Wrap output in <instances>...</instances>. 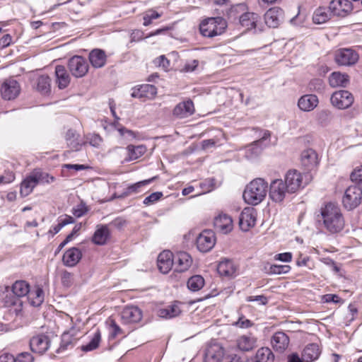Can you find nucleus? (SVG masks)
<instances>
[{
	"label": "nucleus",
	"instance_id": "69168bd1",
	"mask_svg": "<svg viewBox=\"0 0 362 362\" xmlns=\"http://www.w3.org/2000/svg\"><path fill=\"white\" fill-rule=\"evenodd\" d=\"M88 140L90 145L94 147H98L102 142V138L98 134L90 135Z\"/></svg>",
	"mask_w": 362,
	"mask_h": 362
},
{
	"label": "nucleus",
	"instance_id": "a18cd8bd",
	"mask_svg": "<svg viewBox=\"0 0 362 362\" xmlns=\"http://www.w3.org/2000/svg\"><path fill=\"white\" fill-rule=\"evenodd\" d=\"M50 78L46 75L37 78V89L42 95H47L50 92Z\"/></svg>",
	"mask_w": 362,
	"mask_h": 362
},
{
	"label": "nucleus",
	"instance_id": "6e6552de",
	"mask_svg": "<svg viewBox=\"0 0 362 362\" xmlns=\"http://www.w3.org/2000/svg\"><path fill=\"white\" fill-rule=\"evenodd\" d=\"M287 189L283 180H274L269 185V196L273 202L281 203L285 199L287 194H291Z\"/></svg>",
	"mask_w": 362,
	"mask_h": 362
},
{
	"label": "nucleus",
	"instance_id": "412c9836",
	"mask_svg": "<svg viewBox=\"0 0 362 362\" xmlns=\"http://www.w3.org/2000/svg\"><path fill=\"white\" fill-rule=\"evenodd\" d=\"M300 160L302 165L308 170H313L319 163L318 155L312 148H308L302 151Z\"/></svg>",
	"mask_w": 362,
	"mask_h": 362
},
{
	"label": "nucleus",
	"instance_id": "0eeeda50",
	"mask_svg": "<svg viewBox=\"0 0 362 362\" xmlns=\"http://www.w3.org/2000/svg\"><path fill=\"white\" fill-rule=\"evenodd\" d=\"M68 69L72 76L81 78L88 73L89 65L84 57L76 55L69 59Z\"/></svg>",
	"mask_w": 362,
	"mask_h": 362
},
{
	"label": "nucleus",
	"instance_id": "4c0bfd02",
	"mask_svg": "<svg viewBox=\"0 0 362 362\" xmlns=\"http://www.w3.org/2000/svg\"><path fill=\"white\" fill-rule=\"evenodd\" d=\"M256 338L252 334L243 335L237 341L239 349L243 351H249L256 346Z\"/></svg>",
	"mask_w": 362,
	"mask_h": 362
},
{
	"label": "nucleus",
	"instance_id": "864d4df0",
	"mask_svg": "<svg viewBox=\"0 0 362 362\" xmlns=\"http://www.w3.org/2000/svg\"><path fill=\"white\" fill-rule=\"evenodd\" d=\"M332 119V112L328 110H322L317 113V120L322 125L328 124Z\"/></svg>",
	"mask_w": 362,
	"mask_h": 362
},
{
	"label": "nucleus",
	"instance_id": "5fc2aeb1",
	"mask_svg": "<svg viewBox=\"0 0 362 362\" xmlns=\"http://www.w3.org/2000/svg\"><path fill=\"white\" fill-rule=\"evenodd\" d=\"M308 87L310 91L322 92L324 89V83L320 78H314L310 81Z\"/></svg>",
	"mask_w": 362,
	"mask_h": 362
},
{
	"label": "nucleus",
	"instance_id": "ddd939ff",
	"mask_svg": "<svg viewBox=\"0 0 362 362\" xmlns=\"http://www.w3.org/2000/svg\"><path fill=\"white\" fill-rule=\"evenodd\" d=\"M121 322L124 325H134L142 319V312L136 306H126L120 313Z\"/></svg>",
	"mask_w": 362,
	"mask_h": 362
},
{
	"label": "nucleus",
	"instance_id": "338daca9",
	"mask_svg": "<svg viewBox=\"0 0 362 362\" xmlns=\"http://www.w3.org/2000/svg\"><path fill=\"white\" fill-rule=\"evenodd\" d=\"M235 325L240 328H248L252 326V322L250 320L246 319L244 316H242L239 317Z\"/></svg>",
	"mask_w": 362,
	"mask_h": 362
},
{
	"label": "nucleus",
	"instance_id": "bb28decb",
	"mask_svg": "<svg viewBox=\"0 0 362 362\" xmlns=\"http://www.w3.org/2000/svg\"><path fill=\"white\" fill-rule=\"evenodd\" d=\"M88 59L93 67L100 69L106 64L107 55L104 50L94 49L89 53Z\"/></svg>",
	"mask_w": 362,
	"mask_h": 362
},
{
	"label": "nucleus",
	"instance_id": "37998d69",
	"mask_svg": "<svg viewBox=\"0 0 362 362\" xmlns=\"http://www.w3.org/2000/svg\"><path fill=\"white\" fill-rule=\"evenodd\" d=\"M332 13L329 9L325 7H320L315 10L313 20L315 24H322L327 22L331 17Z\"/></svg>",
	"mask_w": 362,
	"mask_h": 362
},
{
	"label": "nucleus",
	"instance_id": "e2e57ef3",
	"mask_svg": "<svg viewBox=\"0 0 362 362\" xmlns=\"http://www.w3.org/2000/svg\"><path fill=\"white\" fill-rule=\"evenodd\" d=\"M126 225V221L121 218L118 217L112 221L107 226L115 228L117 229H122Z\"/></svg>",
	"mask_w": 362,
	"mask_h": 362
},
{
	"label": "nucleus",
	"instance_id": "a211bd4d",
	"mask_svg": "<svg viewBox=\"0 0 362 362\" xmlns=\"http://www.w3.org/2000/svg\"><path fill=\"white\" fill-rule=\"evenodd\" d=\"M255 210L251 207L245 208L239 216V226L242 230L247 231L255 225Z\"/></svg>",
	"mask_w": 362,
	"mask_h": 362
},
{
	"label": "nucleus",
	"instance_id": "2eb2a0df",
	"mask_svg": "<svg viewBox=\"0 0 362 362\" xmlns=\"http://www.w3.org/2000/svg\"><path fill=\"white\" fill-rule=\"evenodd\" d=\"M352 4L349 0H332L329 5L332 15L345 17L352 11Z\"/></svg>",
	"mask_w": 362,
	"mask_h": 362
},
{
	"label": "nucleus",
	"instance_id": "6ab92c4d",
	"mask_svg": "<svg viewBox=\"0 0 362 362\" xmlns=\"http://www.w3.org/2000/svg\"><path fill=\"white\" fill-rule=\"evenodd\" d=\"M289 337L284 332H275L271 339V344L275 351L283 353L288 346Z\"/></svg>",
	"mask_w": 362,
	"mask_h": 362
},
{
	"label": "nucleus",
	"instance_id": "9b49d317",
	"mask_svg": "<svg viewBox=\"0 0 362 362\" xmlns=\"http://www.w3.org/2000/svg\"><path fill=\"white\" fill-rule=\"evenodd\" d=\"M259 136H261L260 139L246 147L245 157L247 159L253 160L259 156L263 149L262 144L270 138L271 133L268 130L260 131Z\"/></svg>",
	"mask_w": 362,
	"mask_h": 362
},
{
	"label": "nucleus",
	"instance_id": "4468645a",
	"mask_svg": "<svg viewBox=\"0 0 362 362\" xmlns=\"http://www.w3.org/2000/svg\"><path fill=\"white\" fill-rule=\"evenodd\" d=\"M21 87L17 81L9 78L6 80L0 89V93L1 97L4 100H13L15 99L20 93Z\"/></svg>",
	"mask_w": 362,
	"mask_h": 362
},
{
	"label": "nucleus",
	"instance_id": "de8ad7c7",
	"mask_svg": "<svg viewBox=\"0 0 362 362\" xmlns=\"http://www.w3.org/2000/svg\"><path fill=\"white\" fill-rule=\"evenodd\" d=\"M35 180H37V183H42V184H49L53 182L55 180L54 177L52 175L40 171L35 170L33 173Z\"/></svg>",
	"mask_w": 362,
	"mask_h": 362
},
{
	"label": "nucleus",
	"instance_id": "c756f323",
	"mask_svg": "<svg viewBox=\"0 0 362 362\" xmlns=\"http://www.w3.org/2000/svg\"><path fill=\"white\" fill-rule=\"evenodd\" d=\"M82 257L81 251L77 247L67 250L63 255L62 261L66 267H74Z\"/></svg>",
	"mask_w": 362,
	"mask_h": 362
},
{
	"label": "nucleus",
	"instance_id": "3c124183",
	"mask_svg": "<svg viewBox=\"0 0 362 362\" xmlns=\"http://www.w3.org/2000/svg\"><path fill=\"white\" fill-rule=\"evenodd\" d=\"M155 178L153 177L151 179H148V180H143V181H140V182H138L135 184H133L130 186H129L127 188V191H126V194L127 195H130V194H135V193H138L140 192V189L142 187H144L147 185H148L149 183H151Z\"/></svg>",
	"mask_w": 362,
	"mask_h": 362
},
{
	"label": "nucleus",
	"instance_id": "13d9d810",
	"mask_svg": "<svg viewBox=\"0 0 362 362\" xmlns=\"http://www.w3.org/2000/svg\"><path fill=\"white\" fill-rule=\"evenodd\" d=\"M13 362H33V357L28 352H22L16 358L13 357Z\"/></svg>",
	"mask_w": 362,
	"mask_h": 362
},
{
	"label": "nucleus",
	"instance_id": "052dcab7",
	"mask_svg": "<svg viewBox=\"0 0 362 362\" xmlns=\"http://www.w3.org/2000/svg\"><path fill=\"white\" fill-rule=\"evenodd\" d=\"M311 259L309 257L305 256L303 257L302 255H300L298 258L296 260V264L298 267H307L310 269L313 268V265H311Z\"/></svg>",
	"mask_w": 362,
	"mask_h": 362
},
{
	"label": "nucleus",
	"instance_id": "7ed1b4c3",
	"mask_svg": "<svg viewBox=\"0 0 362 362\" xmlns=\"http://www.w3.org/2000/svg\"><path fill=\"white\" fill-rule=\"evenodd\" d=\"M268 191V183L262 178L251 181L243 192V198L249 204L257 205L265 198Z\"/></svg>",
	"mask_w": 362,
	"mask_h": 362
},
{
	"label": "nucleus",
	"instance_id": "bf43d9fd",
	"mask_svg": "<svg viewBox=\"0 0 362 362\" xmlns=\"http://www.w3.org/2000/svg\"><path fill=\"white\" fill-rule=\"evenodd\" d=\"M88 211V208L83 203H81L72 209V214L77 218L83 216Z\"/></svg>",
	"mask_w": 362,
	"mask_h": 362
},
{
	"label": "nucleus",
	"instance_id": "39448f33",
	"mask_svg": "<svg viewBox=\"0 0 362 362\" xmlns=\"http://www.w3.org/2000/svg\"><path fill=\"white\" fill-rule=\"evenodd\" d=\"M308 175H302L296 170H289L285 175L284 184L291 194L295 193L308 183Z\"/></svg>",
	"mask_w": 362,
	"mask_h": 362
},
{
	"label": "nucleus",
	"instance_id": "5701e85b",
	"mask_svg": "<svg viewBox=\"0 0 362 362\" xmlns=\"http://www.w3.org/2000/svg\"><path fill=\"white\" fill-rule=\"evenodd\" d=\"M174 264V255L169 250H164L158 257V267L163 274L168 273Z\"/></svg>",
	"mask_w": 362,
	"mask_h": 362
},
{
	"label": "nucleus",
	"instance_id": "4d7b16f0",
	"mask_svg": "<svg viewBox=\"0 0 362 362\" xmlns=\"http://www.w3.org/2000/svg\"><path fill=\"white\" fill-rule=\"evenodd\" d=\"M163 193L161 192H156L151 194L149 196L146 197L143 203L144 205L149 206L155 204L158 202L162 197Z\"/></svg>",
	"mask_w": 362,
	"mask_h": 362
},
{
	"label": "nucleus",
	"instance_id": "a19ab883",
	"mask_svg": "<svg viewBox=\"0 0 362 362\" xmlns=\"http://www.w3.org/2000/svg\"><path fill=\"white\" fill-rule=\"evenodd\" d=\"M349 81V76L340 72H333L329 77V83L332 87H346Z\"/></svg>",
	"mask_w": 362,
	"mask_h": 362
},
{
	"label": "nucleus",
	"instance_id": "a878e982",
	"mask_svg": "<svg viewBox=\"0 0 362 362\" xmlns=\"http://www.w3.org/2000/svg\"><path fill=\"white\" fill-rule=\"evenodd\" d=\"M215 228L223 233H228L233 229V219L226 214H220L214 222Z\"/></svg>",
	"mask_w": 362,
	"mask_h": 362
},
{
	"label": "nucleus",
	"instance_id": "79ce46f5",
	"mask_svg": "<svg viewBox=\"0 0 362 362\" xmlns=\"http://www.w3.org/2000/svg\"><path fill=\"white\" fill-rule=\"evenodd\" d=\"M181 310L178 303H175L158 310V315L162 318L170 319L178 316Z\"/></svg>",
	"mask_w": 362,
	"mask_h": 362
},
{
	"label": "nucleus",
	"instance_id": "4be33fe9",
	"mask_svg": "<svg viewBox=\"0 0 362 362\" xmlns=\"http://www.w3.org/2000/svg\"><path fill=\"white\" fill-rule=\"evenodd\" d=\"M174 263L177 272H184L191 267L192 258L187 252L180 251L174 255Z\"/></svg>",
	"mask_w": 362,
	"mask_h": 362
},
{
	"label": "nucleus",
	"instance_id": "b1692460",
	"mask_svg": "<svg viewBox=\"0 0 362 362\" xmlns=\"http://www.w3.org/2000/svg\"><path fill=\"white\" fill-rule=\"evenodd\" d=\"M194 103L191 100H187L178 103L173 110V115L178 118H186L192 115L194 112Z\"/></svg>",
	"mask_w": 362,
	"mask_h": 362
},
{
	"label": "nucleus",
	"instance_id": "f8f14e48",
	"mask_svg": "<svg viewBox=\"0 0 362 362\" xmlns=\"http://www.w3.org/2000/svg\"><path fill=\"white\" fill-rule=\"evenodd\" d=\"M216 238L214 233L211 230L202 231L197 238V249L202 252L210 251L214 246Z\"/></svg>",
	"mask_w": 362,
	"mask_h": 362
},
{
	"label": "nucleus",
	"instance_id": "8fccbe9b",
	"mask_svg": "<svg viewBox=\"0 0 362 362\" xmlns=\"http://www.w3.org/2000/svg\"><path fill=\"white\" fill-rule=\"evenodd\" d=\"M100 338H101L100 332L99 330H98L94 334V336L92 338V339L90 340V341L89 343H88L87 344L82 346V347H81L82 351L87 352V351H93V350L95 349L96 348H98L100 341Z\"/></svg>",
	"mask_w": 362,
	"mask_h": 362
},
{
	"label": "nucleus",
	"instance_id": "ea45409f",
	"mask_svg": "<svg viewBox=\"0 0 362 362\" xmlns=\"http://www.w3.org/2000/svg\"><path fill=\"white\" fill-rule=\"evenodd\" d=\"M37 185V180H35L33 174L32 173L21 182L20 189L21 195L23 197L28 196Z\"/></svg>",
	"mask_w": 362,
	"mask_h": 362
},
{
	"label": "nucleus",
	"instance_id": "c03bdc74",
	"mask_svg": "<svg viewBox=\"0 0 362 362\" xmlns=\"http://www.w3.org/2000/svg\"><path fill=\"white\" fill-rule=\"evenodd\" d=\"M187 284L190 291L196 292L204 287L205 281L201 275H194L189 278Z\"/></svg>",
	"mask_w": 362,
	"mask_h": 362
},
{
	"label": "nucleus",
	"instance_id": "6e6d98bb",
	"mask_svg": "<svg viewBox=\"0 0 362 362\" xmlns=\"http://www.w3.org/2000/svg\"><path fill=\"white\" fill-rule=\"evenodd\" d=\"M352 182L362 186V165L354 169L350 175Z\"/></svg>",
	"mask_w": 362,
	"mask_h": 362
},
{
	"label": "nucleus",
	"instance_id": "20e7f679",
	"mask_svg": "<svg viewBox=\"0 0 362 362\" xmlns=\"http://www.w3.org/2000/svg\"><path fill=\"white\" fill-rule=\"evenodd\" d=\"M226 28V21L221 17H216L202 21L199 25V30L203 36L211 38L223 33Z\"/></svg>",
	"mask_w": 362,
	"mask_h": 362
},
{
	"label": "nucleus",
	"instance_id": "f3484780",
	"mask_svg": "<svg viewBox=\"0 0 362 362\" xmlns=\"http://www.w3.org/2000/svg\"><path fill=\"white\" fill-rule=\"evenodd\" d=\"M284 19V11L279 7L269 8L264 14V21L269 28H277Z\"/></svg>",
	"mask_w": 362,
	"mask_h": 362
},
{
	"label": "nucleus",
	"instance_id": "f03ea898",
	"mask_svg": "<svg viewBox=\"0 0 362 362\" xmlns=\"http://www.w3.org/2000/svg\"><path fill=\"white\" fill-rule=\"evenodd\" d=\"M12 294H6L3 298L4 306L8 308L11 314L18 315L23 308V302L21 297L28 295L30 292V285L25 281H16L12 286Z\"/></svg>",
	"mask_w": 362,
	"mask_h": 362
},
{
	"label": "nucleus",
	"instance_id": "9d476101",
	"mask_svg": "<svg viewBox=\"0 0 362 362\" xmlns=\"http://www.w3.org/2000/svg\"><path fill=\"white\" fill-rule=\"evenodd\" d=\"M331 103L338 109L344 110L351 106L354 101L353 95L348 90L335 91L331 96Z\"/></svg>",
	"mask_w": 362,
	"mask_h": 362
},
{
	"label": "nucleus",
	"instance_id": "774afa93",
	"mask_svg": "<svg viewBox=\"0 0 362 362\" xmlns=\"http://www.w3.org/2000/svg\"><path fill=\"white\" fill-rule=\"evenodd\" d=\"M72 274L66 271H64L62 274V283L65 286H70L71 284Z\"/></svg>",
	"mask_w": 362,
	"mask_h": 362
},
{
	"label": "nucleus",
	"instance_id": "393cba45",
	"mask_svg": "<svg viewBox=\"0 0 362 362\" xmlns=\"http://www.w3.org/2000/svg\"><path fill=\"white\" fill-rule=\"evenodd\" d=\"M157 93V89L155 86L151 84H143L133 88L131 93L132 97L140 99L152 98Z\"/></svg>",
	"mask_w": 362,
	"mask_h": 362
},
{
	"label": "nucleus",
	"instance_id": "473e14b6",
	"mask_svg": "<svg viewBox=\"0 0 362 362\" xmlns=\"http://www.w3.org/2000/svg\"><path fill=\"white\" fill-rule=\"evenodd\" d=\"M65 140L68 147L72 151H79L84 144L80 135L75 130L69 129L65 135Z\"/></svg>",
	"mask_w": 362,
	"mask_h": 362
},
{
	"label": "nucleus",
	"instance_id": "423d86ee",
	"mask_svg": "<svg viewBox=\"0 0 362 362\" xmlns=\"http://www.w3.org/2000/svg\"><path fill=\"white\" fill-rule=\"evenodd\" d=\"M362 200V189L359 186L349 187L344 193L342 202L346 209L351 210L357 207Z\"/></svg>",
	"mask_w": 362,
	"mask_h": 362
},
{
	"label": "nucleus",
	"instance_id": "dca6fc26",
	"mask_svg": "<svg viewBox=\"0 0 362 362\" xmlns=\"http://www.w3.org/2000/svg\"><path fill=\"white\" fill-rule=\"evenodd\" d=\"M50 343L51 340L48 335L39 334L30 339V346L32 351L42 354L49 349Z\"/></svg>",
	"mask_w": 362,
	"mask_h": 362
},
{
	"label": "nucleus",
	"instance_id": "f257e3e1",
	"mask_svg": "<svg viewBox=\"0 0 362 362\" xmlns=\"http://www.w3.org/2000/svg\"><path fill=\"white\" fill-rule=\"evenodd\" d=\"M316 220L320 226L332 234L339 233L345 226L341 209L332 202L327 203L320 209Z\"/></svg>",
	"mask_w": 362,
	"mask_h": 362
},
{
	"label": "nucleus",
	"instance_id": "0e129e2a",
	"mask_svg": "<svg viewBox=\"0 0 362 362\" xmlns=\"http://www.w3.org/2000/svg\"><path fill=\"white\" fill-rule=\"evenodd\" d=\"M246 300L247 302L257 301V302H259V304H260V305H266L268 302L267 297L263 295L255 296H248L246 298Z\"/></svg>",
	"mask_w": 362,
	"mask_h": 362
},
{
	"label": "nucleus",
	"instance_id": "c9c22d12",
	"mask_svg": "<svg viewBox=\"0 0 362 362\" xmlns=\"http://www.w3.org/2000/svg\"><path fill=\"white\" fill-rule=\"evenodd\" d=\"M127 157L124 159L126 162L132 161L139 158L146 151V147L144 145H128L127 146Z\"/></svg>",
	"mask_w": 362,
	"mask_h": 362
},
{
	"label": "nucleus",
	"instance_id": "7c9ffc66",
	"mask_svg": "<svg viewBox=\"0 0 362 362\" xmlns=\"http://www.w3.org/2000/svg\"><path fill=\"white\" fill-rule=\"evenodd\" d=\"M321 350L317 344L312 343L306 345L302 351L303 360L305 362L316 361L320 356Z\"/></svg>",
	"mask_w": 362,
	"mask_h": 362
},
{
	"label": "nucleus",
	"instance_id": "aec40b11",
	"mask_svg": "<svg viewBox=\"0 0 362 362\" xmlns=\"http://www.w3.org/2000/svg\"><path fill=\"white\" fill-rule=\"evenodd\" d=\"M77 341L76 331L74 329L64 332L62 335L60 346L57 350V352L62 353L73 349Z\"/></svg>",
	"mask_w": 362,
	"mask_h": 362
},
{
	"label": "nucleus",
	"instance_id": "f704fd0d",
	"mask_svg": "<svg viewBox=\"0 0 362 362\" xmlns=\"http://www.w3.org/2000/svg\"><path fill=\"white\" fill-rule=\"evenodd\" d=\"M57 83L60 89L66 88L70 83V76L65 67L62 65H57L55 68Z\"/></svg>",
	"mask_w": 362,
	"mask_h": 362
},
{
	"label": "nucleus",
	"instance_id": "1a4fd4ad",
	"mask_svg": "<svg viewBox=\"0 0 362 362\" xmlns=\"http://www.w3.org/2000/svg\"><path fill=\"white\" fill-rule=\"evenodd\" d=\"M359 59L358 54L352 48H341L334 54V59L337 64L341 66H351L355 64Z\"/></svg>",
	"mask_w": 362,
	"mask_h": 362
},
{
	"label": "nucleus",
	"instance_id": "cd10ccee",
	"mask_svg": "<svg viewBox=\"0 0 362 362\" xmlns=\"http://www.w3.org/2000/svg\"><path fill=\"white\" fill-rule=\"evenodd\" d=\"M319 100L317 95L307 94L301 96L298 102L299 108L304 112L313 110L318 105Z\"/></svg>",
	"mask_w": 362,
	"mask_h": 362
},
{
	"label": "nucleus",
	"instance_id": "09e8293b",
	"mask_svg": "<svg viewBox=\"0 0 362 362\" xmlns=\"http://www.w3.org/2000/svg\"><path fill=\"white\" fill-rule=\"evenodd\" d=\"M265 269L268 274H287L290 272L291 267L289 265H286V264H285V265L272 264V265H269L268 269L267 267H265Z\"/></svg>",
	"mask_w": 362,
	"mask_h": 362
},
{
	"label": "nucleus",
	"instance_id": "2f4dec72",
	"mask_svg": "<svg viewBox=\"0 0 362 362\" xmlns=\"http://www.w3.org/2000/svg\"><path fill=\"white\" fill-rule=\"evenodd\" d=\"M224 355L223 349L218 344L210 346L206 351L204 362H221Z\"/></svg>",
	"mask_w": 362,
	"mask_h": 362
},
{
	"label": "nucleus",
	"instance_id": "58836bf2",
	"mask_svg": "<svg viewBox=\"0 0 362 362\" xmlns=\"http://www.w3.org/2000/svg\"><path fill=\"white\" fill-rule=\"evenodd\" d=\"M28 296L30 304L35 307L40 306L45 299L44 291L39 286H35L33 290L30 289V292Z\"/></svg>",
	"mask_w": 362,
	"mask_h": 362
},
{
	"label": "nucleus",
	"instance_id": "49530a36",
	"mask_svg": "<svg viewBox=\"0 0 362 362\" xmlns=\"http://www.w3.org/2000/svg\"><path fill=\"white\" fill-rule=\"evenodd\" d=\"M258 362H273L274 354L267 347H262L257 350L255 356Z\"/></svg>",
	"mask_w": 362,
	"mask_h": 362
},
{
	"label": "nucleus",
	"instance_id": "c85d7f7f",
	"mask_svg": "<svg viewBox=\"0 0 362 362\" xmlns=\"http://www.w3.org/2000/svg\"><path fill=\"white\" fill-rule=\"evenodd\" d=\"M110 231L107 225H98L93 235L92 241L98 245H103L109 240Z\"/></svg>",
	"mask_w": 362,
	"mask_h": 362
},
{
	"label": "nucleus",
	"instance_id": "680f3d73",
	"mask_svg": "<svg viewBox=\"0 0 362 362\" xmlns=\"http://www.w3.org/2000/svg\"><path fill=\"white\" fill-rule=\"evenodd\" d=\"M154 62L157 66H161L164 69H168L170 66V61L164 55H161L156 58Z\"/></svg>",
	"mask_w": 362,
	"mask_h": 362
},
{
	"label": "nucleus",
	"instance_id": "e433bc0d",
	"mask_svg": "<svg viewBox=\"0 0 362 362\" xmlns=\"http://www.w3.org/2000/svg\"><path fill=\"white\" fill-rule=\"evenodd\" d=\"M217 271L221 276L231 277L235 274L236 267L231 260L224 259L218 264Z\"/></svg>",
	"mask_w": 362,
	"mask_h": 362
},
{
	"label": "nucleus",
	"instance_id": "72a5a7b5",
	"mask_svg": "<svg viewBox=\"0 0 362 362\" xmlns=\"http://www.w3.org/2000/svg\"><path fill=\"white\" fill-rule=\"evenodd\" d=\"M260 17L258 14L252 12H246L240 16V23L246 30H249L257 27Z\"/></svg>",
	"mask_w": 362,
	"mask_h": 362
},
{
	"label": "nucleus",
	"instance_id": "603ef678",
	"mask_svg": "<svg viewBox=\"0 0 362 362\" xmlns=\"http://www.w3.org/2000/svg\"><path fill=\"white\" fill-rule=\"evenodd\" d=\"M161 16V14L157 11L149 9L146 11L143 15V25L144 26H148L151 25L153 20L158 19Z\"/></svg>",
	"mask_w": 362,
	"mask_h": 362
}]
</instances>
